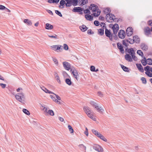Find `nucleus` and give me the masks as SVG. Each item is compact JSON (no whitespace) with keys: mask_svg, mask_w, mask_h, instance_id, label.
<instances>
[{"mask_svg":"<svg viewBox=\"0 0 152 152\" xmlns=\"http://www.w3.org/2000/svg\"><path fill=\"white\" fill-rule=\"evenodd\" d=\"M89 9L90 10L92 11L93 12H96L97 13H94L93 14L94 17H98L100 14L101 11L98 8V7L96 5L91 4L89 7Z\"/></svg>","mask_w":152,"mask_h":152,"instance_id":"nucleus-1","label":"nucleus"},{"mask_svg":"<svg viewBox=\"0 0 152 152\" xmlns=\"http://www.w3.org/2000/svg\"><path fill=\"white\" fill-rule=\"evenodd\" d=\"M15 98L17 100L23 103L25 99L24 94L22 92L18 93L15 96Z\"/></svg>","mask_w":152,"mask_h":152,"instance_id":"nucleus-2","label":"nucleus"},{"mask_svg":"<svg viewBox=\"0 0 152 152\" xmlns=\"http://www.w3.org/2000/svg\"><path fill=\"white\" fill-rule=\"evenodd\" d=\"M109 27L112 28L114 34H117L119 28L118 24L115 23L113 25L112 24H110L109 25Z\"/></svg>","mask_w":152,"mask_h":152,"instance_id":"nucleus-3","label":"nucleus"},{"mask_svg":"<svg viewBox=\"0 0 152 152\" xmlns=\"http://www.w3.org/2000/svg\"><path fill=\"white\" fill-rule=\"evenodd\" d=\"M128 52L130 54L132 57V58L135 61L137 60V58L135 56V54L134 50L132 48H131L128 49Z\"/></svg>","mask_w":152,"mask_h":152,"instance_id":"nucleus-4","label":"nucleus"},{"mask_svg":"<svg viewBox=\"0 0 152 152\" xmlns=\"http://www.w3.org/2000/svg\"><path fill=\"white\" fill-rule=\"evenodd\" d=\"M93 148L94 149L98 152H103V148L99 145L95 144L93 146Z\"/></svg>","mask_w":152,"mask_h":152,"instance_id":"nucleus-5","label":"nucleus"},{"mask_svg":"<svg viewBox=\"0 0 152 152\" xmlns=\"http://www.w3.org/2000/svg\"><path fill=\"white\" fill-rule=\"evenodd\" d=\"M53 50L55 51H56L57 52L62 51L63 50V46L61 45H53L52 46Z\"/></svg>","mask_w":152,"mask_h":152,"instance_id":"nucleus-6","label":"nucleus"},{"mask_svg":"<svg viewBox=\"0 0 152 152\" xmlns=\"http://www.w3.org/2000/svg\"><path fill=\"white\" fill-rule=\"evenodd\" d=\"M105 33L106 36L109 37L110 40L112 41L113 34H111L110 31L106 28Z\"/></svg>","mask_w":152,"mask_h":152,"instance_id":"nucleus-7","label":"nucleus"},{"mask_svg":"<svg viewBox=\"0 0 152 152\" xmlns=\"http://www.w3.org/2000/svg\"><path fill=\"white\" fill-rule=\"evenodd\" d=\"M133 29L131 27H128L126 31V34L127 36L128 37L131 36L133 33Z\"/></svg>","mask_w":152,"mask_h":152,"instance_id":"nucleus-8","label":"nucleus"},{"mask_svg":"<svg viewBox=\"0 0 152 152\" xmlns=\"http://www.w3.org/2000/svg\"><path fill=\"white\" fill-rule=\"evenodd\" d=\"M72 74L73 75L74 77L76 78L77 80H78L77 76L79 75L77 72V71L75 69L71 68L70 71Z\"/></svg>","mask_w":152,"mask_h":152,"instance_id":"nucleus-9","label":"nucleus"},{"mask_svg":"<svg viewBox=\"0 0 152 152\" xmlns=\"http://www.w3.org/2000/svg\"><path fill=\"white\" fill-rule=\"evenodd\" d=\"M126 36L125 32L124 30H120L118 33L119 37L121 39H124Z\"/></svg>","mask_w":152,"mask_h":152,"instance_id":"nucleus-10","label":"nucleus"},{"mask_svg":"<svg viewBox=\"0 0 152 152\" xmlns=\"http://www.w3.org/2000/svg\"><path fill=\"white\" fill-rule=\"evenodd\" d=\"M63 66L65 69L66 70H69L71 69V68L70 64L68 62H64L63 63Z\"/></svg>","mask_w":152,"mask_h":152,"instance_id":"nucleus-11","label":"nucleus"},{"mask_svg":"<svg viewBox=\"0 0 152 152\" xmlns=\"http://www.w3.org/2000/svg\"><path fill=\"white\" fill-rule=\"evenodd\" d=\"M144 31L145 34L147 36H148L151 34V29L148 27H145L144 29Z\"/></svg>","mask_w":152,"mask_h":152,"instance_id":"nucleus-12","label":"nucleus"},{"mask_svg":"<svg viewBox=\"0 0 152 152\" xmlns=\"http://www.w3.org/2000/svg\"><path fill=\"white\" fill-rule=\"evenodd\" d=\"M83 10V9L80 7H75L72 11L74 12H81L80 14H83V12L82 11Z\"/></svg>","mask_w":152,"mask_h":152,"instance_id":"nucleus-13","label":"nucleus"},{"mask_svg":"<svg viewBox=\"0 0 152 152\" xmlns=\"http://www.w3.org/2000/svg\"><path fill=\"white\" fill-rule=\"evenodd\" d=\"M117 47L118 49L120 50V52L122 53H124V50L123 49V47L122 45L119 42L117 43Z\"/></svg>","mask_w":152,"mask_h":152,"instance_id":"nucleus-14","label":"nucleus"},{"mask_svg":"<svg viewBox=\"0 0 152 152\" xmlns=\"http://www.w3.org/2000/svg\"><path fill=\"white\" fill-rule=\"evenodd\" d=\"M140 48L143 50L146 51L148 50V46L145 43H142L141 44Z\"/></svg>","mask_w":152,"mask_h":152,"instance_id":"nucleus-15","label":"nucleus"},{"mask_svg":"<svg viewBox=\"0 0 152 152\" xmlns=\"http://www.w3.org/2000/svg\"><path fill=\"white\" fill-rule=\"evenodd\" d=\"M136 66L137 68L141 72H143L144 69L141 64H136Z\"/></svg>","mask_w":152,"mask_h":152,"instance_id":"nucleus-16","label":"nucleus"},{"mask_svg":"<svg viewBox=\"0 0 152 152\" xmlns=\"http://www.w3.org/2000/svg\"><path fill=\"white\" fill-rule=\"evenodd\" d=\"M95 108L96 109L98 112L101 113H102L104 111V110L101 107L98 106V104L95 107Z\"/></svg>","mask_w":152,"mask_h":152,"instance_id":"nucleus-17","label":"nucleus"},{"mask_svg":"<svg viewBox=\"0 0 152 152\" xmlns=\"http://www.w3.org/2000/svg\"><path fill=\"white\" fill-rule=\"evenodd\" d=\"M125 58L126 61L129 62H131L132 61V58L130 55L129 54H126L125 55Z\"/></svg>","mask_w":152,"mask_h":152,"instance_id":"nucleus-18","label":"nucleus"},{"mask_svg":"<svg viewBox=\"0 0 152 152\" xmlns=\"http://www.w3.org/2000/svg\"><path fill=\"white\" fill-rule=\"evenodd\" d=\"M83 109L86 114L88 115L91 113L90 108L88 107H84Z\"/></svg>","mask_w":152,"mask_h":152,"instance_id":"nucleus-19","label":"nucleus"},{"mask_svg":"<svg viewBox=\"0 0 152 152\" xmlns=\"http://www.w3.org/2000/svg\"><path fill=\"white\" fill-rule=\"evenodd\" d=\"M81 30L83 32H85L88 29V28L84 25H82L80 27Z\"/></svg>","mask_w":152,"mask_h":152,"instance_id":"nucleus-20","label":"nucleus"},{"mask_svg":"<svg viewBox=\"0 0 152 152\" xmlns=\"http://www.w3.org/2000/svg\"><path fill=\"white\" fill-rule=\"evenodd\" d=\"M85 18L87 20L89 21L92 20L93 18V17L91 15L88 14L85 15Z\"/></svg>","mask_w":152,"mask_h":152,"instance_id":"nucleus-21","label":"nucleus"},{"mask_svg":"<svg viewBox=\"0 0 152 152\" xmlns=\"http://www.w3.org/2000/svg\"><path fill=\"white\" fill-rule=\"evenodd\" d=\"M133 39H134V42L136 43H139L140 42V38L137 35L134 36L133 37Z\"/></svg>","mask_w":152,"mask_h":152,"instance_id":"nucleus-22","label":"nucleus"},{"mask_svg":"<svg viewBox=\"0 0 152 152\" xmlns=\"http://www.w3.org/2000/svg\"><path fill=\"white\" fill-rule=\"evenodd\" d=\"M45 26V28L47 29H52L53 28V26L49 23H47Z\"/></svg>","mask_w":152,"mask_h":152,"instance_id":"nucleus-23","label":"nucleus"},{"mask_svg":"<svg viewBox=\"0 0 152 152\" xmlns=\"http://www.w3.org/2000/svg\"><path fill=\"white\" fill-rule=\"evenodd\" d=\"M143 58L141 60V62L144 66H145L147 64V59L145 57H143Z\"/></svg>","mask_w":152,"mask_h":152,"instance_id":"nucleus-24","label":"nucleus"},{"mask_svg":"<svg viewBox=\"0 0 152 152\" xmlns=\"http://www.w3.org/2000/svg\"><path fill=\"white\" fill-rule=\"evenodd\" d=\"M79 148L82 151H86V147L83 144H80L78 145Z\"/></svg>","mask_w":152,"mask_h":152,"instance_id":"nucleus-25","label":"nucleus"},{"mask_svg":"<svg viewBox=\"0 0 152 152\" xmlns=\"http://www.w3.org/2000/svg\"><path fill=\"white\" fill-rule=\"evenodd\" d=\"M122 44L124 45H125V46L127 47V48L125 49V51L128 52V49L127 47L129 45V44L126 43V39L123 40Z\"/></svg>","mask_w":152,"mask_h":152,"instance_id":"nucleus-26","label":"nucleus"},{"mask_svg":"<svg viewBox=\"0 0 152 152\" xmlns=\"http://www.w3.org/2000/svg\"><path fill=\"white\" fill-rule=\"evenodd\" d=\"M23 22L25 23H27L28 25H31L32 24L31 21L28 19H24Z\"/></svg>","mask_w":152,"mask_h":152,"instance_id":"nucleus-27","label":"nucleus"},{"mask_svg":"<svg viewBox=\"0 0 152 152\" xmlns=\"http://www.w3.org/2000/svg\"><path fill=\"white\" fill-rule=\"evenodd\" d=\"M92 132L96 136L98 137L100 134V133L98 132L97 131L95 130L94 129H93L91 130Z\"/></svg>","mask_w":152,"mask_h":152,"instance_id":"nucleus-28","label":"nucleus"},{"mask_svg":"<svg viewBox=\"0 0 152 152\" xmlns=\"http://www.w3.org/2000/svg\"><path fill=\"white\" fill-rule=\"evenodd\" d=\"M98 137L102 140H103L105 142L107 141V139L102 134H100L99 135Z\"/></svg>","mask_w":152,"mask_h":152,"instance_id":"nucleus-29","label":"nucleus"},{"mask_svg":"<svg viewBox=\"0 0 152 152\" xmlns=\"http://www.w3.org/2000/svg\"><path fill=\"white\" fill-rule=\"evenodd\" d=\"M121 66L122 68L123 69L124 71L126 72H128L129 71V68L128 67L124 66L123 65H121Z\"/></svg>","mask_w":152,"mask_h":152,"instance_id":"nucleus-30","label":"nucleus"},{"mask_svg":"<svg viewBox=\"0 0 152 152\" xmlns=\"http://www.w3.org/2000/svg\"><path fill=\"white\" fill-rule=\"evenodd\" d=\"M65 81L66 83L68 85L70 86L72 84V82L70 79L66 78V79Z\"/></svg>","mask_w":152,"mask_h":152,"instance_id":"nucleus-31","label":"nucleus"},{"mask_svg":"<svg viewBox=\"0 0 152 152\" xmlns=\"http://www.w3.org/2000/svg\"><path fill=\"white\" fill-rule=\"evenodd\" d=\"M98 32L99 34L101 36L103 35L104 34V30L103 29L100 28L98 30Z\"/></svg>","mask_w":152,"mask_h":152,"instance_id":"nucleus-32","label":"nucleus"},{"mask_svg":"<svg viewBox=\"0 0 152 152\" xmlns=\"http://www.w3.org/2000/svg\"><path fill=\"white\" fill-rule=\"evenodd\" d=\"M137 53L139 56H141L142 57H143V54L142 51L140 50H138L137 51Z\"/></svg>","mask_w":152,"mask_h":152,"instance_id":"nucleus-33","label":"nucleus"},{"mask_svg":"<svg viewBox=\"0 0 152 152\" xmlns=\"http://www.w3.org/2000/svg\"><path fill=\"white\" fill-rule=\"evenodd\" d=\"M81 1H82V3H80L79 5L81 6L86 4L88 2V0H81Z\"/></svg>","mask_w":152,"mask_h":152,"instance_id":"nucleus-34","label":"nucleus"},{"mask_svg":"<svg viewBox=\"0 0 152 152\" xmlns=\"http://www.w3.org/2000/svg\"><path fill=\"white\" fill-rule=\"evenodd\" d=\"M90 103L94 107L98 104L92 101H91L90 102Z\"/></svg>","mask_w":152,"mask_h":152,"instance_id":"nucleus-35","label":"nucleus"},{"mask_svg":"<svg viewBox=\"0 0 152 152\" xmlns=\"http://www.w3.org/2000/svg\"><path fill=\"white\" fill-rule=\"evenodd\" d=\"M147 64L149 65H152V59L151 58H148L147 59Z\"/></svg>","mask_w":152,"mask_h":152,"instance_id":"nucleus-36","label":"nucleus"},{"mask_svg":"<svg viewBox=\"0 0 152 152\" xmlns=\"http://www.w3.org/2000/svg\"><path fill=\"white\" fill-rule=\"evenodd\" d=\"M23 111L24 113L28 115H30V113L26 109H23Z\"/></svg>","mask_w":152,"mask_h":152,"instance_id":"nucleus-37","label":"nucleus"},{"mask_svg":"<svg viewBox=\"0 0 152 152\" xmlns=\"http://www.w3.org/2000/svg\"><path fill=\"white\" fill-rule=\"evenodd\" d=\"M110 12V8H107L104 10V12L105 14L109 13Z\"/></svg>","mask_w":152,"mask_h":152,"instance_id":"nucleus-38","label":"nucleus"},{"mask_svg":"<svg viewBox=\"0 0 152 152\" xmlns=\"http://www.w3.org/2000/svg\"><path fill=\"white\" fill-rule=\"evenodd\" d=\"M88 115L89 117L91 119L94 121L96 120V118L95 117L90 113Z\"/></svg>","mask_w":152,"mask_h":152,"instance_id":"nucleus-39","label":"nucleus"},{"mask_svg":"<svg viewBox=\"0 0 152 152\" xmlns=\"http://www.w3.org/2000/svg\"><path fill=\"white\" fill-rule=\"evenodd\" d=\"M110 17H109V19L110 20H112V21H111V22H112L114 20V18H115V16L112 14L110 13Z\"/></svg>","mask_w":152,"mask_h":152,"instance_id":"nucleus-40","label":"nucleus"},{"mask_svg":"<svg viewBox=\"0 0 152 152\" xmlns=\"http://www.w3.org/2000/svg\"><path fill=\"white\" fill-rule=\"evenodd\" d=\"M66 3L65 1L64 0H61L60 1V4L61 5H62L63 7H61V8H63L64 7L63 5L64 4H66Z\"/></svg>","mask_w":152,"mask_h":152,"instance_id":"nucleus-41","label":"nucleus"},{"mask_svg":"<svg viewBox=\"0 0 152 152\" xmlns=\"http://www.w3.org/2000/svg\"><path fill=\"white\" fill-rule=\"evenodd\" d=\"M141 80L143 84H146L147 83V81L145 78L144 77H142L141 78Z\"/></svg>","mask_w":152,"mask_h":152,"instance_id":"nucleus-42","label":"nucleus"},{"mask_svg":"<svg viewBox=\"0 0 152 152\" xmlns=\"http://www.w3.org/2000/svg\"><path fill=\"white\" fill-rule=\"evenodd\" d=\"M68 128H69V131L71 133H72L74 132L73 129L71 126L70 125H69L68 126Z\"/></svg>","mask_w":152,"mask_h":152,"instance_id":"nucleus-43","label":"nucleus"},{"mask_svg":"<svg viewBox=\"0 0 152 152\" xmlns=\"http://www.w3.org/2000/svg\"><path fill=\"white\" fill-rule=\"evenodd\" d=\"M48 114H49L51 116H53L54 115V113L53 110H49L48 111Z\"/></svg>","mask_w":152,"mask_h":152,"instance_id":"nucleus-44","label":"nucleus"},{"mask_svg":"<svg viewBox=\"0 0 152 152\" xmlns=\"http://www.w3.org/2000/svg\"><path fill=\"white\" fill-rule=\"evenodd\" d=\"M78 3V0H73L72 1V4L74 6H76Z\"/></svg>","mask_w":152,"mask_h":152,"instance_id":"nucleus-45","label":"nucleus"},{"mask_svg":"<svg viewBox=\"0 0 152 152\" xmlns=\"http://www.w3.org/2000/svg\"><path fill=\"white\" fill-rule=\"evenodd\" d=\"M150 67L149 66H147L144 67V70L147 72L150 71Z\"/></svg>","mask_w":152,"mask_h":152,"instance_id":"nucleus-46","label":"nucleus"},{"mask_svg":"<svg viewBox=\"0 0 152 152\" xmlns=\"http://www.w3.org/2000/svg\"><path fill=\"white\" fill-rule=\"evenodd\" d=\"M145 74L150 77H152V74L150 73V71L146 72H145Z\"/></svg>","mask_w":152,"mask_h":152,"instance_id":"nucleus-47","label":"nucleus"},{"mask_svg":"<svg viewBox=\"0 0 152 152\" xmlns=\"http://www.w3.org/2000/svg\"><path fill=\"white\" fill-rule=\"evenodd\" d=\"M63 46H64L63 47V48H64V49L65 50H68L69 48L67 44H64Z\"/></svg>","mask_w":152,"mask_h":152,"instance_id":"nucleus-48","label":"nucleus"},{"mask_svg":"<svg viewBox=\"0 0 152 152\" xmlns=\"http://www.w3.org/2000/svg\"><path fill=\"white\" fill-rule=\"evenodd\" d=\"M56 13L60 17H62V15L60 12L57 10H55Z\"/></svg>","mask_w":152,"mask_h":152,"instance_id":"nucleus-49","label":"nucleus"},{"mask_svg":"<svg viewBox=\"0 0 152 152\" xmlns=\"http://www.w3.org/2000/svg\"><path fill=\"white\" fill-rule=\"evenodd\" d=\"M53 60L55 64L58 65V64L57 59L55 58L52 57Z\"/></svg>","mask_w":152,"mask_h":152,"instance_id":"nucleus-50","label":"nucleus"},{"mask_svg":"<svg viewBox=\"0 0 152 152\" xmlns=\"http://www.w3.org/2000/svg\"><path fill=\"white\" fill-rule=\"evenodd\" d=\"M129 43L130 44H132L134 43V41L133 39H131L130 38H129Z\"/></svg>","mask_w":152,"mask_h":152,"instance_id":"nucleus-51","label":"nucleus"},{"mask_svg":"<svg viewBox=\"0 0 152 152\" xmlns=\"http://www.w3.org/2000/svg\"><path fill=\"white\" fill-rule=\"evenodd\" d=\"M48 37L51 38H54L56 39L57 38V36L56 34H54V35H48Z\"/></svg>","mask_w":152,"mask_h":152,"instance_id":"nucleus-52","label":"nucleus"},{"mask_svg":"<svg viewBox=\"0 0 152 152\" xmlns=\"http://www.w3.org/2000/svg\"><path fill=\"white\" fill-rule=\"evenodd\" d=\"M94 24L96 26H98L99 25V23L97 20H95L94 22Z\"/></svg>","mask_w":152,"mask_h":152,"instance_id":"nucleus-53","label":"nucleus"},{"mask_svg":"<svg viewBox=\"0 0 152 152\" xmlns=\"http://www.w3.org/2000/svg\"><path fill=\"white\" fill-rule=\"evenodd\" d=\"M91 70L92 72H94L95 71V68L94 66H91L90 67Z\"/></svg>","mask_w":152,"mask_h":152,"instance_id":"nucleus-54","label":"nucleus"},{"mask_svg":"<svg viewBox=\"0 0 152 152\" xmlns=\"http://www.w3.org/2000/svg\"><path fill=\"white\" fill-rule=\"evenodd\" d=\"M84 13H85V14H87V13H88L89 14H91V12H90V11L88 9H86L84 11Z\"/></svg>","mask_w":152,"mask_h":152,"instance_id":"nucleus-55","label":"nucleus"},{"mask_svg":"<svg viewBox=\"0 0 152 152\" xmlns=\"http://www.w3.org/2000/svg\"><path fill=\"white\" fill-rule=\"evenodd\" d=\"M5 9H7V8L3 5H0V10H3Z\"/></svg>","mask_w":152,"mask_h":152,"instance_id":"nucleus-56","label":"nucleus"},{"mask_svg":"<svg viewBox=\"0 0 152 152\" xmlns=\"http://www.w3.org/2000/svg\"><path fill=\"white\" fill-rule=\"evenodd\" d=\"M6 86L7 85L6 84H3L2 83H0V86L3 88H5Z\"/></svg>","mask_w":152,"mask_h":152,"instance_id":"nucleus-57","label":"nucleus"},{"mask_svg":"<svg viewBox=\"0 0 152 152\" xmlns=\"http://www.w3.org/2000/svg\"><path fill=\"white\" fill-rule=\"evenodd\" d=\"M88 34H94V32L92 31L91 29H89L88 31Z\"/></svg>","mask_w":152,"mask_h":152,"instance_id":"nucleus-58","label":"nucleus"},{"mask_svg":"<svg viewBox=\"0 0 152 152\" xmlns=\"http://www.w3.org/2000/svg\"><path fill=\"white\" fill-rule=\"evenodd\" d=\"M84 134L86 135V136H88V129L87 128H86V131L84 132Z\"/></svg>","mask_w":152,"mask_h":152,"instance_id":"nucleus-59","label":"nucleus"},{"mask_svg":"<svg viewBox=\"0 0 152 152\" xmlns=\"http://www.w3.org/2000/svg\"><path fill=\"white\" fill-rule=\"evenodd\" d=\"M72 3H66V7H69L72 6Z\"/></svg>","mask_w":152,"mask_h":152,"instance_id":"nucleus-60","label":"nucleus"},{"mask_svg":"<svg viewBox=\"0 0 152 152\" xmlns=\"http://www.w3.org/2000/svg\"><path fill=\"white\" fill-rule=\"evenodd\" d=\"M54 95H55V96H56V98L57 99V100H61V98H60V97L58 96V95L56 94H53Z\"/></svg>","mask_w":152,"mask_h":152,"instance_id":"nucleus-61","label":"nucleus"},{"mask_svg":"<svg viewBox=\"0 0 152 152\" xmlns=\"http://www.w3.org/2000/svg\"><path fill=\"white\" fill-rule=\"evenodd\" d=\"M55 78H56V80H57V82L58 83H61V81H60V78H59V76H57V77H56Z\"/></svg>","mask_w":152,"mask_h":152,"instance_id":"nucleus-62","label":"nucleus"},{"mask_svg":"<svg viewBox=\"0 0 152 152\" xmlns=\"http://www.w3.org/2000/svg\"><path fill=\"white\" fill-rule=\"evenodd\" d=\"M50 97L52 99L53 101L54 102H55L56 101L55 100H56L57 99H56L55 96H53L52 95H50Z\"/></svg>","mask_w":152,"mask_h":152,"instance_id":"nucleus-63","label":"nucleus"},{"mask_svg":"<svg viewBox=\"0 0 152 152\" xmlns=\"http://www.w3.org/2000/svg\"><path fill=\"white\" fill-rule=\"evenodd\" d=\"M46 11L49 13L50 14L52 15H53V12H52V11H51L50 10H46Z\"/></svg>","mask_w":152,"mask_h":152,"instance_id":"nucleus-64","label":"nucleus"}]
</instances>
